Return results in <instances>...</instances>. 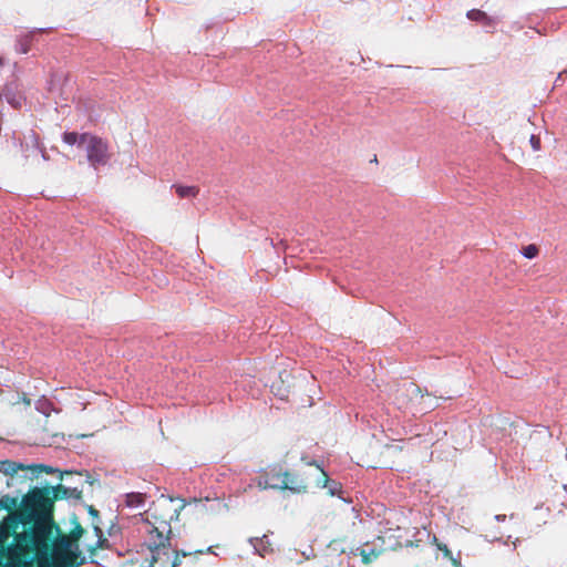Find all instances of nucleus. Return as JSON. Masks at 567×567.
Here are the masks:
<instances>
[{"label":"nucleus","mask_w":567,"mask_h":567,"mask_svg":"<svg viewBox=\"0 0 567 567\" xmlns=\"http://www.w3.org/2000/svg\"><path fill=\"white\" fill-rule=\"evenodd\" d=\"M60 491L68 496L69 488L58 485L55 487L31 488L22 496L19 512L8 514L0 524V553H4L7 543L11 536H17L20 528L28 529L37 519L48 516L53 512V498L59 497Z\"/></svg>","instance_id":"f257e3e1"},{"label":"nucleus","mask_w":567,"mask_h":567,"mask_svg":"<svg viewBox=\"0 0 567 567\" xmlns=\"http://www.w3.org/2000/svg\"><path fill=\"white\" fill-rule=\"evenodd\" d=\"M52 527L53 512L20 532L4 553H0L6 557V561L0 559V567H33L37 558L47 559Z\"/></svg>","instance_id":"f03ea898"},{"label":"nucleus","mask_w":567,"mask_h":567,"mask_svg":"<svg viewBox=\"0 0 567 567\" xmlns=\"http://www.w3.org/2000/svg\"><path fill=\"white\" fill-rule=\"evenodd\" d=\"M82 143H84L83 148L85 150L87 161L92 166L96 167L107 163V145L101 137L83 133Z\"/></svg>","instance_id":"7ed1b4c3"},{"label":"nucleus","mask_w":567,"mask_h":567,"mask_svg":"<svg viewBox=\"0 0 567 567\" xmlns=\"http://www.w3.org/2000/svg\"><path fill=\"white\" fill-rule=\"evenodd\" d=\"M152 539L148 544V549L152 553V561L156 563L162 559V556H166L169 558L168 549L171 548V538L169 536H165L158 528L153 527Z\"/></svg>","instance_id":"20e7f679"},{"label":"nucleus","mask_w":567,"mask_h":567,"mask_svg":"<svg viewBox=\"0 0 567 567\" xmlns=\"http://www.w3.org/2000/svg\"><path fill=\"white\" fill-rule=\"evenodd\" d=\"M50 548L49 551L52 549V553L54 555H63L68 553H72V540L65 536L61 535L60 527L53 523L51 536H50Z\"/></svg>","instance_id":"39448f33"},{"label":"nucleus","mask_w":567,"mask_h":567,"mask_svg":"<svg viewBox=\"0 0 567 567\" xmlns=\"http://www.w3.org/2000/svg\"><path fill=\"white\" fill-rule=\"evenodd\" d=\"M278 488L281 491H289L292 494H303L307 493V484L303 478H301L298 474L291 473L288 471H284V476L281 483H277Z\"/></svg>","instance_id":"423d86ee"},{"label":"nucleus","mask_w":567,"mask_h":567,"mask_svg":"<svg viewBox=\"0 0 567 567\" xmlns=\"http://www.w3.org/2000/svg\"><path fill=\"white\" fill-rule=\"evenodd\" d=\"M0 100H4L14 109L21 107L23 96L19 92L18 83L16 81L8 82L0 89Z\"/></svg>","instance_id":"0eeeda50"},{"label":"nucleus","mask_w":567,"mask_h":567,"mask_svg":"<svg viewBox=\"0 0 567 567\" xmlns=\"http://www.w3.org/2000/svg\"><path fill=\"white\" fill-rule=\"evenodd\" d=\"M23 472V475H20V480H29V481H32L34 478H37L41 473H48V474H53V473H56L59 472L60 473V480H63V475L66 474V475H70L72 474V472H60L58 468H54L50 465H45V464H31V465H28L25 466V470H21Z\"/></svg>","instance_id":"6e6552de"},{"label":"nucleus","mask_w":567,"mask_h":567,"mask_svg":"<svg viewBox=\"0 0 567 567\" xmlns=\"http://www.w3.org/2000/svg\"><path fill=\"white\" fill-rule=\"evenodd\" d=\"M20 470H25V465L21 462L0 460V473L9 476L7 481L8 486H12L20 481V475L18 474Z\"/></svg>","instance_id":"1a4fd4ad"},{"label":"nucleus","mask_w":567,"mask_h":567,"mask_svg":"<svg viewBox=\"0 0 567 567\" xmlns=\"http://www.w3.org/2000/svg\"><path fill=\"white\" fill-rule=\"evenodd\" d=\"M45 29H33L25 33H21L17 35L14 50L17 53L27 54L30 51L31 43L33 42L34 34L40 31H44Z\"/></svg>","instance_id":"9d476101"},{"label":"nucleus","mask_w":567,"mask_h":567,"mask_svg":"<svg viewBox=\"0 0 567 567\" xmlns=\"http://www.w3.org/2000/svg\"><path fill=\"white\" fill-rule=\"evenodd\" d=\"M466 17L468 20L477 22L484 27L494 28L496 24V19L489 17L486 12L480 9H471L467 11Z\"/></svg>","instance_id":"9b49d317"},{"label":"nucleus","mask_w":567,"mask_h":567,"mask_svg":"<svg viewBox=\"0 0 567 567\" xmlns=\"http://www.w3.org/2000/svg\"><path fill=\"white\" fill-rule=\"evenodd\" d=\"M248 542L254 548V554L259 555L261 557H265L268 553L272 550L271 544L267 535H262L261 537H250Z\"/></svg>","instance_id":"f8f14e48"},{"label":"nucleus","mask_w":567,"mask_h":567,"mask_svg":"<svg viewBox=\"0 0 567 567\" xmlns=\"http://www.w3.org/2000/svg\"><path fill=\"white\" fill-rule=\"evenodd\" d=\"M257 486L260 491L265 489H277L278 484L275 482H270L268 480L266 470L259 471V476L251 480V482L248 484V487Z\"/></svg>","instance_id":"ddd939ff"},{"label":"nucleus","mask_w":567,"mask_h":567,"mask_svg":"<svg viewBox=\"0 0 567 567\" xmlns=\"http://www.w3.org/2000/svg\"><path fill=\"white\" fill-rule=\"evenodd\" d=\"M21 501L22 498L19 501L18 496L3 495L0 498V508L10 512L9 514L19 512L21 508Z\"/></svg>","instance_id":"4468645a"},{"label":"nucleus","mask_w":567,"mask_h":567,"mask_svg":"<svg viewBox=\"0 0 567 567\" xmlns=\"http://www.w3.org/2000/svg\"><path fill=\"white\" fill-rule=\"evenodd\" d=\"M144 495L142 493H128L125 495V505L130 508H140L144 505Z\"/></svg>","instance_id":"2eb2a0df"},{"label":"nucleus","mask_w":567,"mask_h":567,"mask_svg":"<svg viewBox=\"0 0 567 567\" xmlns=\"http://www.w3.org/2000/svg\"><path fill=\"white\" fill-rule=\"evenodd\" d=\"M173 187L181 198H192L198 194V188L196 186L174 185Z\"/></svg>","instance_id":"dca6fc26"},{"label":"nucleus","mask_w":567,"mask_h":567,"mask_svg":"<svg viewBox=\"0 0 567 567\" xmlns=\"http://www.w3.org/2000/svg\"><path fill=\"white\" fill-rule=\"evenodd\" d=\"M63 142L68 145H78L79 147H83L84 143H82V134H78L76 132H65L63 134Z\"/></svg>","instance_id":"f3484780"},{"label":"nucleus","mask_w":567,"mask_h":567,"mask_svg":"<svg viewBox=\"0 0 567 567\" xmlns=\"http://www.w3.org/2000/svg\"><path fill=\"white\" fill-rule=\"evenodd\" d=\"M266 473H267L268 480L270 482H275V483H279V484L281 483L282 476H284V471L281 470V467H279V466L269 467L266 470Z\"/></svg>","instance_id":"a211bd4d"},{"label":"nucleus","mask_w":567,"mask_h":567,"mask_svg":"<svg viewBox=\"0 0 567 567\" xmlns=\"http://www.w3.org/2000/svg\"><path fill=\"white\" fill-rule=\"evenodd\" d=\"M380 553H381L380 550H375L374 548H370V549L364 548V549L360 550V556L364 564H370L378 558Z\"/></svg>","instance_id":"6ab92c4d"},{"label":"nucleus","mask_w":567,"mask_h":567,"mask_svg":"<svg viewBox=\"0 0 567 567\" xmlns=\"http://www.w3.org/2000/svg\"><path fill=\"white\" fill-rule=\"evenodd\" d=\"M308 465H316L320 471H321V477H319L317 480V486L320 487V488H326L327 486H329V477L328 475L323 472V470L320 467V465L318 464V462L316 461H312V462H307Z\"/></svg>","instance_id":"aec40b11"},{"label":"nucleus","mask_w":567,"mask_h":567,"mask_svg":"<svg viewBox=\"0 0 567 567\" xmlns=\"http://www.w3.org/2000/svg\"><path fill=\"white\" fill-rule=\"evenodd\" d=\"M326 488L328 489L329 495L334 496L341 493L342 485L341 483L334 480H329V486H327Z\"/></svg>","instance_id":"412c9836"},{"label":"nucleus","mask_w":567,"mask_h":567,"mask_svg":"<svg viewBox=\"0 0 567 567\" xmlns=\"http://www.w3.org/2000/svg\"><path fill=\"white\" fill-rule=\"evenodd\" d=\"M538 248L535 245H528L523 247L522 255L527 259H533L537 256Z\"/></svg>","instance_id":"4be33fe9"},{"label":"nucleus","mask_w":567,"mask_h":567,"mask_svg":"<svg viewBox=\"0 0 567 567\" xmlns=\"http://www.w3.org/2000/svg\"><path fill=\"white\" fill-rule=\"evenodd\" d=\"M37 410L44 414L45 416H49L52 410L51 403L48 400H39L37 402Z\"/></svg>","instance_id":"5701e85b"},{"label":"nucleus","mask_w":567,"mask_h":567,"mask_svg":"<svg viewBox=\"0 0 567 567\" xmlns=\"http://www.w3.org/2000/svg\"><path fill=\"white\" fill-rule=\"evenodd\" d=\"M83 533H84V529L82 528V526L78 522H75L74 527L72 528V530L70 533L71 540L72 542L79 540L82 537Z\"/></svg>","instance_id":"b1692460"},{"label":"nucleus","mask_w":567,"mask_h":567,"mask_svg":"<svg viewBox=\"0 0 567 567\" xmlns=\"http://www.w3.org/2000/svg\"><path fill=\"white\" fill-rule=\"evenodd\" d=\"M188 555H190V553H186V551H184V550H183V551H178V550H176V551H175V557H174V559H173V561H172L171 567H177V566H179V565L182 564V560H181L179 556L186 557V556H188Z\"/></svg>","instance_id":"393cba45"},{"label":"nucleus","mask_w":567,"mask_h":567,"mask_svg":"<svg viewBox=\"0 0 567 567\" xmlns=\"http://www.w3.org/2000/svg\"><path fill=\"white\" fill-rule=\"evenodd\" d=\"M529 143L532 145V148L534 151H539L540 150V138L536 135H532L530 138H529Z\"/></svg>","instance_id":"a878e982"},{"label":"nucleus","mask_w":567,"mask_h":567,"mask_svg":"<svg viewBox=\"0 0 567 567\" xmlns=\"http://www.w3.org/2000/svg\"><path fill=\"white\" fill-rule=\"evenodd\" d=\"M408 392L411 393V394L420 395V396L423 395L421 393V389L416 384H414V383H410L409 384Z\"/></svg>","instance_id":"bb28decb"},{"label":"nucleus","mask_w":567,"mask_h":567,"mask_svg":"<svg viewBox=\"0 0 567 567\" xmlns=\"http://www.w3.org/2000/svg\"><path fill=\"white\" fill-rule=\"evenodd\" d=\"M495 520L497 522H504L506 519V515L504 514H497L494 516Z\"/></svg>","instance_id":"cd10ccee"},{"label":"nucleus","mask_w":567,"mask_h":567,"mask_svg":"<svg viewBox=\"0 0 567 567\" xmlns=\"http://www.w3.org/2000/svg\"><path fill=\"white\" fill-rule=\"evenodd\" d=\"M362 549H363L362 547H357V548L352 549L350 551V554L353 556H360V550H362Z\"/></svg>","instance_id":"c85d7f7f"},{"label":"nucleus","mask_w":567,"mask_h":567,"mask_svg":"<svg viewBox=\"0 0 567 567\" xmlns=\"http://www.w3.org/2000/svg\"><path fill=\"white\" fill-rule=\"evenodd\" d=\"M439 549L442 550L445 555L450 554V550L446 545H439Z\"/></svg>","instance_id":"c756f323"},{"label":"nucleus","mask_w":567,"mask_h":567,"mask_svg":"<svg viewBox=\"0 0 567 567\" xmlns=\"http://www.w3.org/2000/svg\"><path fill=\"white\" fill-rule=\"evenodd\" d=\"M90 514L91 515H97V512L93 507H90Z\"/></svg>","instance_id":"7c9ffc66"},{"label":"nucleus","mask_w":567,"mask_h":567,"mask_svg":"<svg viewBox=\"0 0 567 567\" xmlns=\"http://www.w3.org/2000/svg\"><path fill=\"white\" fill-rule=\"evenodd\" d=\"M4 64V59L2 56H0V68H2Z\"/></svg>","instance_id":"2f4dec72"},{"label":"nucleus","mask_w":567,"mask_h":567,"mask_svg":"<svg viewBox=\"0 0 567 567\" xmlns=\"http://www.w3.org/2000/svg\"><path fill=\"white\" fill-rule=\"evenodd\" d=\"M195 553H196V554H203V553H204V550L198 549V550H195Z\"/></svg>","instance_id":"473e14b6"},{"label":"nucleus","mask_w":567,"mask_h":567,"mask_svg":"<svg viewBox=\"0 0 567 567\" xmlns=\"http://www.w3.org/2000/svg\"><path fill=\"white\" fill-rule=\"evenodd\" d=\"M454 565H455L456 567H460V565H461V564H460V563H457V561L454 559Z\"/></svg>","instance_id":"72a5a7b5"},{"label":"nucleus","mask_w":567,"mask_h":567,"mask_svg":"<svg viewBox=\"0 0 567 567\" xmlns=\"http://www.w3.org/2000/svg\"><path fill=\"white\" fill-rule=\"evenodd\" d=\"M95 532H96V533H101V529L96 526V527H95Z\"/></svg>","instance_id":"f704fd0d"},{"label":"nucleus","mask_w":567,"mask_h":567,"mask_svg":"<svg viewBox=\"0 0 567 567\" xmlns=\"http://www.w3.org/2000/svg\"><path fill=\"white\" fill-rule=\"evenodd\" d=\"M561 78V73L558 74L556 82Z\"/></svg>","instance_id":"c9c22d12"}]
</instances>
